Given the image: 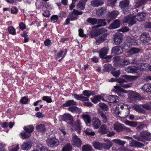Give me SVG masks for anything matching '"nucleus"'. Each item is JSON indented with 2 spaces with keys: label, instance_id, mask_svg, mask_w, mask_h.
Wrapping results in <instances>:
<instances>
[{
  "label": "nucleus",
  "instance_id": "f257e3e1",
  "mask_svg": "<svg viewBox=\"0 0 151 151\" xmlns=\"http://www.w3.org/2000/svg\"><path fill=\"white\" fill-rule=\"evenodd\" d=\"M145 14L139 13L137 15L129 14L124 17L123 19L124 23H128L129 26H132L135 24L137 21H143L145 17Z\"/></svg>",
  "mask_w": 151,
  "mask_h": 151
},
{
  "label": "nucleus",
  "instance_id": "f03ea898",
  "mask_svg": "<svg viewBox=\"0 0 151 151\" xmlns=\"http://www.w3.org/2000/svg\"><path fill=\"white\" fill-rule=\"evenodd\" d=\"M132 77L133 78L132 79H135L137 78V76H130L128 75H124L122 77V78H111V79L109 81L110 82H113L114 81H116L118 82V83H119V85L121 87H124V88H127L130 87L131 85L126 84H124V83L126 82L130 78Z\"/></svg>",
  "mask_w": 151,
  "mask_h": 151
},
{
  "label": "nucleus",
  "instance_id": "7ed1b4c3",
  "mask_svg": "<svg viewBox=\"0 0 151 151\" xmlns=\"http://www.w3.org/2000/svg\"><path fill=\"white\" fill-rule=\"evenodd\" d=\"M147 64L146 63H139L133 66H129L126 69V71L128 73H137L138 70H145L147 69Z\"/></svg>",
  "mask_w": 151,
  "mask_h": 151
},
{
  "label": "nucleus",
  "instance_id": "20e7f679",
  "mask_svg": "<svg viewBox=\"0 0 151 151\" xmlns=\"http://www.w3.org/2000/svg\"><path fill=\"white\" fill-rule=\"evenodd\" d=\"M87 21L92 25L98 24L94 27L96 28L105 26L106 24L104 19H99L95 18H89L87 19Z\"/></svg>",
  "mask_w": 151,
  "mask_h": 151
},
{
  "label": "nucleus",
  "instance_id": "39448f33",
  "mask_svg": "<svg viewBox=\"0 0 151 151\" xmlns=\"http://www.w3.org/2000/svg\"><path fill=\"white\" fill-rule=\"evenodd\" d=\"M138 43L137 40L135 39L133 36H127L126 38V41L122 44L123 47L126 49L129 48L132 45H135Z\"/></svg>",
  "mask_w": 151,
  "mask_h": 151
},
{
  "label": "nucleus",
  "instance_id": "423d86ee",
  "mask_svg": "<svg viewBox=\"0 0 151 151\" xmlns=\"http://www.w3.org/2000/svg\"><path fill=\"white\" fill-rule=\"evenodd\" d=\"M113 59L115 64L117 65V66L123 67L129 63L128 59L122 58L121 56L115 57Z\"/></svg>",
  "mask_w": 151,
  "mask_h": 151
},
{
  "label": "nucleus",
  "instance_id": "0eeeda50",
  "mask_svg": "<svg viewBox=\"0 0 151 151\" xmlns=\"http://www.w3.org/2000/svg\"><path fill=\"white\" fill-rule=\"evenodd\" d=\"M140 137H137V139L138 140L144 142L145 140L150 141L151 139V134L147 131H142L140 133Z\"/></svg>",
  "mask_w": 151,
  "mask_h": 151
},
{
  "label": "nucleus",
  "instance_id": "6e6552de",
  "mask_svg": "<svg viewBox=\"0 0 151 151\" xmlns=\"http://www.w3.org/2000/svg\"><path fill=\"white\" fill-rule=\"evenodd\" d=\"M70 125H72V127L76 131L78 132H80L82 129V124L79 119H77Z\"/></svg>",
  "mask_w": 151,
  "mask_h": 151
},
{
  "label": "nucleus",
  "instance_id": "1a4fd4ad",
  "mask_svg": "<svg viewBox=\"0 0 151 151\" xmlns=\"http://www.w3.org/2000/svg\"><path fill=\"white\" fill-rule=\"evenodd\" d=\"M83 13V12H79L74 9L72 12L70 13L68 17H69L71 20H74L77 19L78 15L81 14Z\"/></svg>",
  "mask_w": 151,
  "mask_h": 151
},
{
  "label": "nucleus",
  "instance_id": "9d476101",
  "mask_svg": "<svg viewBox=\"0 0 151 151\" xmlns=\"http://www.w3.org/2000/svg\"><path fill=\"white\" fill-rule=\"evenodd\" d=\"M95 94L93 91L89 90H85L83 91L82 95H84V97L86 98L85 101H88L89 100V98L91 96H93Z\"/></svg>",
  "mask_w": 151,
  "mask_h": 151
},
{
  "label": "nucleus",
  "instance_id": "9b49d317",
  "mask_svg": "<svg viewBox=\"0 0 151 151\" xmlns=\"http://www.w3.org/2000/svg\"><path fill=\"white\" fill-rule=\"evenodd\" d=\"M63 121L67 122L70 124H72L73 120L72 116L69 114H65L62 116Z\"/></svg>",
  "mask_w": 151,
  "mask_h": 151
},
{
  "label": "nucleus",
  "instance_id": "f8f14e48",
  "mask_svg": "<svg viewBox=\"0 0 151 151\" xmlns=\"http://www.w3.org/2000/svg\"><path fill=\"white\" fill-rule=\"evenodd\" d=\"M122 35L120 33H116L114 36V41L115 45H119L122 40Z\"/></svg>",
  "mask_w": 151,
  "mask_h": 151
},
{
  "label": "nucleus",
  "instance_id": "ddd939ff",
  "mask_svg": "<svg viewBox=\"0 0 151 151\" xmlns=\"http://www.w3.org/2000/svg\"><path fill=\"white\" fill-rule=\"evenodd\" d=\"M72 140L73 145L78 147H80L82 145V142L80 139L76 135L73 136Z\"/></svg>",
  "mask_w": 151,
  "mask_h": 151
},
{
  "label": "nucleus",
  "instance_id": "4468645a",
  "mask_svg": "<svg viewBox=\"0 0 151 151\" xmlns=\"http://www.w3.org/2000/svg\"><path fill=\"white\" fill-rule=\"evenodd\" d=\"M47 143L49 147H51L56 146L59 144L58 140L54 138L48 139L47 141Z\"/></svg>",
  "mask_w": 151,
  "mask_h": 151
},
{
  "label": "nucleus",
  "instance_id": "2eb2a0df",
  "mask_svg": "<svg viewBox=\"0 0 151 151\" xmlns=\"http://www.w3.org/2000/svg\"><path fill=\"white\" fill-rule=\"evenodd\" d=\"M92 125L94 129L99 128L101 125V121L96 117H93L92 120Z\"/></svg>",
  "mask_w": 151,
  "mask_h": 151
},
{
  "label": "nucleus",
  "instance_id": "dca6fc26",
  "mask_svg": "<svg viewBox=\"0 0 151 151\" xmlns=\"http://www.w3.org/2000/svg\"><path fill=\"white\" fill-rule=\"evenodd\" d=\"M123 52L122 47L119 46L114 47L111 50V53L114 55H119Z\"/></svg>",
  "mask_w": 151,
  "mask_h": 151
},
{
  "label": "nucleus",
  "instance_id": "f3484780",
  "mask_svg": "<svg viewBox=\"0 0 151 151\" xmlns=\"http://www.w3.org/2000/svg\"><path fill=\"white\" fill-rule=\"evenodd\" d=\"M119 100V97L116 95H109L107 99L108 102L110 103H117Z\"/></svg>",
  "mask_w": 151,
  "mask_h": 151
},
{
  "label": "nucleus",
  "instance_id": "a211bd4d",
  "mask_svg": "<svg viewBox=\"0 0 151 151\" xmlns=\"http://www.w3.org/2000/svg\"><path fill=\"white\" fill-rule=\"evenodd\" d=\"M140 40L144 43H146L149 42L150 37L149 35L146 33H142L140 37Z\"/></svg>",
  "mask_w": 151,
  "mask_h": 151
},
{
  "label": "nucleus",
  "instance_id": "6ab92c4d",
  "mask_svg": "<svg viewBox=\"0 0 151 151\" xmlns=\"http://www.w3.org/2000/svg\"><path fill=\"white\" fill-rule=\"evenodd\" d=\"M109 49L107 47H104L99 51L100 57L102 58H104V57L107 54Z\"/></svg>",
  "mask_w": 151,
  "mask_h": 151
},
{
  "label": "nucleus",
  "instance_id": "aec40b11",
  "mask_svg": "<svg viewBox=\"0 0 151 151\" xmlns=\"http://www.w3.org/2000/svg\"><path fill=\"white\" fill-rule=\"evenodd\" d=\"M129 145L130 146L133 147H141L144 146V145L134 140H131L129 142Z\"/></svg>",
  "mask_w": 151,
  "mask_h": 151
},
{
  "label": "nucleus",
  "instance_id": "412c9836",
  "mask_svg": "<svg viewBox=\"0 0 151 151\" xmlns=\"http://www.w3.org/2000/svg\"><path fill=\"white\" fill-rule=\"evenodd\" d=\"M105 143L102 144V147L104 149H109L112 145V143L109 140L105 139H104Z\"/></svg>",
  "mask_w": 151,
  "mask_h": 151
},
{
  "label": "nucleus",
  "instance_id": "4be33fe9",
  "mask_svg": "<svg viewBox=\"0 0 151 151\" xmlns=\"http://www.w3.org/2000/svg\"><path fill=\"white\" fill-rule=\"evenodd\" d=\"M67 50V49H65L64 50H61L59 52L57 53L55 56L56 59L59 58L61 57L63 59L66 55Z\"/></svg>",
  "mask_w": 151,
  "mask_h": 151
},
{
  "label": "nucleus",
  "instance_id": "5701e85b",
  "mask_svg": "<svg viewBox=\"0 0 151 151\" xmlns=\"http://www.w3.org/2000/svg\"><path fill=\"white\" fill-rule=\"evenodd\" d=\"M91 3V6L94 7L101 6L104 3L103 1L100 0H92Z\"/></svg>",
  "mask_w": 151,
  "mask_h": 151
},
{
  "label": "nucleus",
  "instance_id": "b1692460",
  "mask_svg": "<svg viewBox=\"0 0 151 151\" xmlns=\"http://www.w3.org/2000/svg\"><path fill=\"white\" fill-rule=\"evenodd\" d=\"M120 26V22L118 19H116L109 26V29H114L119 28Z\"/></svg>",
  "mask_w": 151,
  "mask_h": 151
},
{
  "label": "nucleus",
  "instance_id": "393cba45",
  "mask_svg": "<svg viewBox=\"0 0 151 151\" xmlns=\"http://www.w3.org/2000/svg\"><path fill=\"white\" fill-rule=\"evenodd\" d=\"M129 4V0H124L120 2L119 6L121 8L124 9H127L128 7Z\"/></svg>",
  "mask_w": 151,
  "mask_h": 151
},
{
  "label": "nucleus",
  "instance_id": "a878e982",
  "mask_svg": "<svg viewBox=\"0 0 151 151\" xmlns=\"http://www.w3.org/2000/svg\"><path fill=\"white\" fill-rule=\"evenodd\" d=\"M77 102L74 100H70L68 101L65 103H63L62 105V106L63 107H66L69 106L71 105L76 106L77 105Z\"/></svg>",
  "mask_w": 151,
  "mask_h": 151
},
{
  "label": "nucleus",
  "instance_id": "bb28decb",
  "mask_svg": "<svg viewBox=\"0 0 151 151\" xmlns=\"http://www.w3.org/2000/svg\"><path fill=\"white\" fill-rule=\"evenodd\" d=\"M99 130L101 134H104L109 132V129L106 125L103 124L101 125Z\"/></svg>",
  "mask_w": 151,
  "mask_h": 151
},
{
  "label": "nucleus",
  "instance_id": "cd10ccee",
  "mask_svg": "<svg viewBox=\"0 0 151 151\" xmlns=\"http://www.w3.org/2000/svg\"><path fill=\"white\" fill-rule=\"evenodd\" d=\"M124 125L119 123H115L114 125V129L117 132H120L123 130Z\"/></svg>",
  "mask_w": 151,
  "mask_h": 151
},
{
  "label": "nucleus",
  "instance_id": "c85d7f7f",
  "mask_svg": "<svg viewBox=\"0 0 151 151\" xmlns=\"http://www.w3.org/2000/svg\"><path fill=\"white\" fill-rule=\"evenodd\" d=\"M36 129L38 132L44 133L46 131L45 126L43 124H40L36 126Z\"/></svg>",
  "mask_w": 151,
  "mask_h": 151
},
{
  "label": "nucleus",
  "instance_id": "c756f323",
  "mask_svg": "<svg viewBox=\"0 0 151 151\" xmlns=\"http://www.w3.org/2000/svg\"><path fill=\"white\" fill-rule=\"evenodd\" d=\"M142 89L144 92H151V84L146 83L142 87Z\"/></svg>",
  "mask_w": 151,
  "mask_h": 151
},
{
  "label": "nucleus",
  "instance_id": "7c9ffc66",
  "mask_svg": "<svg viewBox=\"0 0 151 151\" xmlns=\"http://www.w3.org/2000/svg\"><path fill=\"white\" fill-rule=\"evenodd\" d=\"M87 0H80L77 5L78 8L80 10H83L85 8V4Z\"/></svg>",
  "mask_w": 151,
  "mask_h": 151
},
{
  "label": "nucleus",
  "instance_id": "2f4dec72",
  "mask_svg": "<svg viewBox=\"0 0 151 151\" xmlns=\"http://www.w3.org/2000/svg\"><path fill=\"white\" fill-rule=\"evenodd\" d=\"M102 99V96L101 95L95 96L91 98V101L94 104L97 103Z\"/></svg>",
  "mask_w": 151,
  "mask_h": 151
},
{
  "label": "nucleus",
  "instance_id": "473e14b6",
  "mask_svg": "<svg viewBox=\"0 0 151 151\" xmlns=\"http://www.w3.org/2000/svg\"><path fill=\"white\" fill-rule=\"evenodd\" d=\"M24 129L27 133L31 134L33 132L34 128L32 125H28L24 127Z\"/></svg>",
  "mask_w": 151,
  "mask_h": 151
},
{
  "label": "nucleus",
  "instance_id": "72a5a7b5",
  "mask_svg": "<svg viewBox=\"0 0 151 151\" xmlns=\"http://www.w3.org/2000/svg\"><path fill=\"white\" fill-rule=\"evenodd\" d=\"M72 96H73L74 98L77 100L81 101H85L86 98L84 97V96L82 95H79L76 94L74 93L72 94Z\"/></svg>",
  "mask_w": 151,
  "mask_h": 151
},
{
  "label": "nucleus",
  "instance_id": "f704fd0d",
  "mask_svg": "<svg viewBox=\"0 0 151 151\" xmlns=\"http://www.w3.org/2000/svg\"><path fill=\"white\" fill-rule=\"evenodd\" d=\"M140 51V50L139 48L133 47L129 50L127 53L129 55H132L138 53Z\"/></svg>",
  "mask_w": 151,
  "mask_h": 151
},
{
  "label": "nucleus",
  "instance_id": "c9c22d12",
  "mask_svg": "<svg viewBox=\"0 0 151 151\" xmlns=\"http://www.w3.org/2000/svg\"><path fill=\"white\" fill-rule=\"evenodd\" d=\"M82 117L86 124H88L91 122V118L88 114H83Z\"/></svg>",
  "mask_w": 151,
  "mask_h": 151
},
{
  "label": "nucleus",
  "instance_id": "e433bc0d",
  "mask_svg": "<svg viewBox=\"0 0 151 151\" xmlns=\"http://www.w3.org/2000/svg\"><path fill=\"white\" fill-rule=\"evenodd\" d=\"M99 113L101 117V119L104 123H106L108 120L107 116L105 113L102 111H99Z\"/></svg>",
  "mask_w": 151,
  "mask_h": 151
},
{
  "label": "nucleus",
  "instance_id": "4c0bfd02",
  "mask_svg": "<svg viewBox=\"0 0 151 151\" xmlns=\"http://www.w3.org/2000/svg\"><path fill=\"white\" fill-rule=\"evenodd\" d=\"M93 146L96 149L101 150L102 148V144L99 142L94 141L93 142Z\"/></svg>",
  "mask_w": 151,
  "mask_h": 151
},
{
  "label": "nucleus",
  "instance_id": "58836bf2",
  "mask_svg": "<svg viewBox=\"0 0 151 151\" xmlns=\"http://www.w3.org/2000/svg\"><path fill=\"white\" fill-rule=\"evenodd\" d=\"M31 147V145L29 142H24L21 146V148L23 150L29 149Z\"/></svg>",
  "mask_w": 151,
  "mask_h": 151
},
{
  "label": "nucleus",
  "instance_id": "ea45409f",
  "mask_svg": "<svg viewBox=\"0 0 151 151\" xmlns=\"http://www.w3.org/2000/svg\"><path fill=\"white\" fill-rule=\"evenodd\" d=\"M106 35L104 34L101 36H99L96 39V43H100L101 42L104 41L106 39Z\"/></svg>",
  "mask_w": 151,
  "mask_h": 151
},
{
  "label": "nucleus",
  "instance_id": "a19ab883",
  "mask_svg": "<svg viewBox=\"0 0 151 151\" xmlns=\"http://www.w3.org/2000/svg\"><path fill=\"white\" fill-rule=\"evenodd\" d=\"M140 106L138 105H135L133 106L134 109L136 111L140 113H143L145 112V110L141 107Z\"/></svg>",
  "mask_w": 151,
  "mask_h": 151
},
{
  "label": "nucleus",
  "instance_id": "79ce46f5",
  "mask_svg": "<svg viewBox=\"0 0 151 151\" xmlns=\"http://www.w3.org/2000/svg\"><path fill=\"white\" fill-rule=\"evenodd\" d=\"M119 14V12L117 11H113L109 13V16L111 18L114 19L117 17Z\"/></svg>",
  "mask_w": 151,
  "mask_h": 151
},
{
  "label": "nucleus",
  "instance_id": "37998d69",
  "mask_svg": "<svg viewBox=\"0 0 151 151\" xmlns=\"http://www.w3.org/2000/svg\"><path fill=\"white\" fill-rule=\"evenodd\" d=\"M106 12V10L103 8L101 9H98L96 10V14L99 16H101Z\"/></svg>",
  "mask_w": 151,
  "mask_h": 151
},
{
  "label": "nucleus",
  "instance_id": "c03bdc74",
  "mask_svg": "<svg viewBox=\"0 0 151 151\" xmlns=\"http://www.w3.org/2000/svg\"><path fill=\"white\" fill-rule=\"evenodd\" d=\"M21 137L23 139H26L29 137L31 135L29 133H27L26 132H22L20 133Z\"/></svg>",
  "mask_w": 151,
  "mask_h": 151
},
{
  "label": "nucleus",
  "instance_id": "a18cd8bd",
  "mask_svg": "<svg viewBox=\"0 0 151 151\" xmlns=\"http://www.w3.org/2000/svg\"><path fill=\"white\" fill-rule=\"evenodd\" d=\"M112 141L116 144H118L119 145L124 146L126 143V142L122 141L119 139H114Z\"/></svg>",
  "mask_w": 151,
  "mask_h": 151
},
{
  "label": "nucleus",
  "instance_id": "49530a36",
  "mask_svg": "<svg viewBox=\"0 0 151 151\" xmlns=\"http://www.w3.org/2000/svg\"><path fill=\"white\" fill-rule=\"evenodd\" d=\"M72 149L70 144H68L65 146L62 150V151H70Z\"/></svg>",
  "mask_w": 151,
  "mask_h": 151
},
{
  "label": "nucleus",
  "instance_id": "de8ad7c7",
  "mask_svg": "<svg viewBox=\"0 0 151 151\" xmlns=\"http://www.w3.org/2000/svg\"><path fill=\"white\" fill-rule=\"evenodd\" d=\"M68 110L72 112H77L81 110L76 106L70 107L68 108Z\"/></svg>",
  "mask_w": 151,
  "mask_h": 151
},
{
  "label": "nucleus",
  "instance_id": "09e8293b",
  "mask_svg": "<svg viewBox=\"0 0 151 151\" xmlns=\"http://www.w3.org/2000/svg\"><path fill=\"white\" fill-rule=\"evenodd\" d=\"M8 30L9 33L12 35H15L16 32L15 30L14 27L12 26H10L8 28Z\"/></svg>",
  "mask_w": 151,
  "mask_h": 151
},
{
  "label": "nucleus",
  "instance_id": "8fccbe9b",
  "mask_svg": "<svg viewBox=\"0 0 151 151\" xmlns=\"http://www.w3.org/2000/svg\"><path fill=\"white\" fill-rule=\"evenodd\" d=\"M125 123L127 125H128L130 126L133 127H136L137 125V124L135 122L129 121L128 120L126 121Z\"/></svg>",
  "mask_w": 151,
  "mask_h": 151
},
{
  "label": "nucleus",
  "instance_id": "3c124183",
  "mask_svg": "<svg viewBox=\"0 0 151 151\" xmlns=\"http://www.w3.org/2000/svg\"><path fill=\"white\" fill-rule=\"evenodd\" d=\"M112 68V66L110 64H107L105 65L104 67V69L105 71L106 72L109 71Z\"/></svg>",
  "mask_w": 151,
  "mask_h": 151
},
{
  "label": "nucleus",
  "instance_id": "603ef678",
  "mask_svg": "<svg viewBox=\"0 0 151 151\" xmlns=\"http://www.w3.org/2000/svg\"><path fill=\"white\" fill-rule=\"evenodd\" d=\"M83 151H91V146L87 145H83L82 147Z\"/></svg>",
  "mask_w": 151,
  "mask_h": 151
},
{
  "label": "nucleus",
  "instance_id": "864d4df0",
  "mask_svg": "<svg viewBox=\"0 0 151 151\" xmlns=\"http://www.w3.org/2000/svg\"><path fill=\"white\" fill-rule=\"evenodd\" d=\"M42 99L44 101H46L47 103H51L52 101V99L51 97L50 96H43L42 98Z\"/></svg>",
  "mask_w": 151,
  "mask_h": 151
},
{
  "label": "nucleus",
  "instance_id": "5fc2aeb1",
  "mask_svg": "<svg viewBox=\"0 0 151 151\" xmlns=\"http://www.w3.org/2000/svg\"><path fill=\"white\" fill-rule=\"evenodd\" d=\"M84 132L86 133L88 135H94L95 134L94 132L92 131L90 128H87L86 130H84Z\"/></svg>",
  "mask_w": 151,
  "mask_h": 151
},
{
  "label": "nucleus",
  "instance_id": "6e6d98bb",
  "mask_svg": "<svg viewBox=\"0 0 151 151\" xmlns=\"http://www.w3.org/2000/svg\"><path fill=\"white\" fill-rule=\"evenodd\" d=\"M99 105L101 108L105 110H107L108 109V106L106 104H104V103H99Z\"/></svg>",
  "mask_w": 151,
  "mask_h": 151
},
{
  "label": "nucleus",
  "instance_id": "4d7b16f0",
  "mask_svg": "<svg viewBox=\"0 0 151 151\" xmlns=\"http://www.w3.org/2000/svg\"><path fill=\"white\" fill-rule=\"evenodd\" d=\"M131 97L135 99L138 100L139 98L140 95L136 93L133 92L131 95Z\"/></svg>",
  "mask_w": 151,
  "mask_h": 151
},
{
  "label": "nucleus",
  "instance_id": "13d9d810",
  "mask_svg": "<svg viewBox=\"0 0 151 151\" xmlns=\"http://www.w3.org/2000/svg\"><path fill=\"white\" fill-rule=\"evenodd\" d=\"M120 87V86L119 85V86H114V88L116 89H117L118 91H121L123 93H127L128 91H127L123 89L122 88Z\"/></svg>",
  "mask_w": 151,
  "mask_h": 151
},
{
  "label": "nucleus",
  "instance_id": "bf43d9fd",
  "mask_svg": "<svg viewBox=\"0 0 151 151\" xmlns=\"http://www.w3.org/2000/svg\"><path fill=\"white\" fill-rule=\"evenodd\" d=\"M112 74L116 78L118 77L120 74V70L113 71L111 72Z\"/></svg>",
  "mask_w": 151,
  "mask_h": 151
},
{
  "label": "nucleus",
  "instance_id": "052dcab7",
  "mask_svg": "<svg viewBox=\"0 0 151 151\" xmlns=\"http://www.w3.org/2000/svg\"><path fill=\"white\" fill-rule=\"evenodd\" d=\"M58 19V17L56 15H53L51 18V22L53 23L56 22Z\"/></svg>",
  "mask_w": 151,
  "mask_h": 151
},
{
  "label": "nucleus",
  "instance_id": "680f3d73",
  "mask_svg": "<svg viewBox=\"0 0 151 151\" xmlns=\"http://www.w3.org/2000/svg\"><path fill=\"white\" fill-rule=\"evenodd\" d=\"M44 43L45 46L48 47L50 46L52 44L51 41L49 39H46L44 41Z\"/></svg>",
  "mask_w": 151,
  "mask_h": 151
},
{
  "label": "nucleus",
  "instance_id": "e2e57ef3",
  "mask_svg": "<svg viewBox=\"0 0 151 151\" xmlns=\"http://www.w3.org/2000/svg\"><path fill=\"white\" fill-rule=\"evenodd\" d=\"M28 101L27 98L25 97H22L20 100V102L22 104H26L27 103Z\"/></svg>",
  "mask_w": 151,
  "mask_h": 151
},
{
  "label": "nucleus",
  "instance_id": "0e129e2a",
  "mask_svg": "<svg viewBox=\"0 0 151 151\" xmlns=\"http://www.w3.org/2000/svg\"><path fill=\"white\" fill-rule=\"evenodd\" d=\"M119 30L120 31L124 32L128 31L129 30V29L127 27H125L122 28Z\"/></svg>",
  "mask_w": 151,
  "mask_h": 151
},
{
  "label": "nucleus",
  "instance_id": "69168bd1",
  "mask_svg": "<svg viewBox=\"0 0 151 151\" xmlns=\"http://www.w3.org/2000/svg\"><path fill=\"white\" fill-rule=\"evenodd\" d=\"M11 12L12 14H16L18 12V10L16 7H13L11 9Z\"/></svg>",
  "mask_w": 151,
  "mask_h": 151
},
{
  "label": "nucleus",
  "instance_id": "338daca9",
  "mask_svg": "<svg viewBox=\"0 0 151 151\" xmlns=\"http://www.w3.org/2000/svg\"><path fill=\"white\" fill-rule=\"evenodd\" d=\"M19 27L22 30H23L26 28V26L23 22L20 23L19 24Z\"/></svg>",
  "mask_w": 151,
  "mask_h": 151
},
{
  "label": "nucleus",
  "instance_id": "774afa93",
  "mask_svg": "<svg viewBox=\"0 0 151 151\" xmlns=\"http://www.w3.org/2000/svg\"><path fill=\"white\" fill-rule=\"evenodd\" d=\"M36 116L37 117L39 118H41L43 117L44 116V115L42 113L40 112H38L36 114Z\"/></svg>",
  "mask_w": 151,
  "mask_h": 151
}]
</instances>
